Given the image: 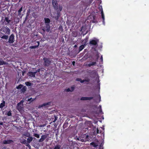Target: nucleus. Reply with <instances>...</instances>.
I'll return each instance as SVG.
<instances>
[{"mask_svg":"<svg viewBox=\"0 0 149 149\" xmlns=\"http://www.w3.org/2000/svg\"><path fill=\"white\" fill-rule=\"evenodd\" d=\"M0 31L4 32L5 34H9L10 32V29L7 26L2 27Z\"/></svg>","mask_w":149,"mask_h":149,"instance_id":"1","label":"nucleus"},{"mask_svg":"<svg viewBox=\"0 0 149 149\" xmlns=\"http://www.w3.org/2000/svg\"><path fill=\"white\" fill-rule=\"evenodd\" d=\"M98 42L99 40L98 39L94 38V39L90 40L89 44L91 45H96Z\"/></svg>","mask_w":149,"mask_h":149,"instance_id":"2","label":"nucleus"},{"mask_svg":"<svg viewBox=\"0 0 149 149\" xmlns=\"http://www.w3.org/2000/svg\"><path fill=\"white\" fill-rule=\"evenodd\" d=\"M44 60L45 61V65L47 66L49 65L51 62L49 59L47 58H44Z\"/></svg>","mask_w":149,"mask_h":149,"instance_id":"3","label":"nucleus"},{"mask_svg":"<svg viewBox=\"0 0 149 149\" xmlns=\"http://www.w3.org/2000/svg\"><path fill=\"white\" fill-rule=\"evenodd\" d=\"M14 36L13 34H11L10 36L8 42L10 44L13 43L14 42Z\"/></svg>","mask_w":149,"mask_h":149,"instance_id":"4","label":"nucleus"},{"mask_svg":"<svg viewBox=\"0 0 149 149\" xmlns=\"http://www.w3.org/2000/svg\"><path fill=\"white\" fill-rule=\"evenodd\" d=\"M99 9H100V11H101L102 17V18L103 20V24H104V13H103V10H102V6H100V7H99Z\"/></svg>","mask_w":149,"mask_h":149,"instance_id":"5","label":"nucleus"},{"mask_svg":"<svg viewBox=\"0 0 149 149\" xmlns=\"http://www.w3.org/2000/svg\"><path fill=\"white\" fill-rule=\"evenodd\" d=\"M46 28H43V30L44 31H46L47 32H49L50 30V26L49 25V24H46Z\"/></svg>","mask_w":149,"mask_h":149,"instance_id":"6","label":"nucleus"},{"mask_svg":"<svg viewBox=\"0 0 149 149\" xmlns=\"http://www.w3.org/2000/svg\"><path fill=\"white\" fill-rule=\"evenodd\" d=\"M23 102V101H22L19 103H18L17 104V108L18 110L19 111H20L22 110V106L20 105L21 104H22Z\"/></svg>","mask_w":149,"mask_h":149,"instance_id":"7","label":"nucleus"},{"mask_svg":"<svg viewBox=\"0 0 149 149\" xmlns=\"http://www.w3.org/2000/svg\"><path fill=\"white\" fill-rule=\"evenodd\" d=\"M92 97H83L81 98V100H90L93 99Z\"/></svg>","mask_w":149,"mask_h":149,"instance_id":"8","label":"nucleus"},{"mask_svg":"<svg viewBox=\"0 0 149 149\" xmlns=\"http://www.w3.org/2000/svg\"><path fill=\"white\" fill-rule=\"evenodd\" d=\"M52 2L54 8L55 9L57 8L58 6L56 0H52Z\"/></svg>","mask_w":149,"mask_h":149,"instance_id":"9","label":"nucleus"},{"mask_svg":"<svg viewBox=\"0 0 149 149\" xmlns=\"http://www.w3.org/2000/svg\"><path fill=\"white\" fill-rule=\"evenodd\" d=\"M77 81H80L81 83H82L84 82H89L90 81L89 79H84L82 80L81 79L77 78L76 79Z\"/></svg>","mask_w":149,"mask_h":149,"instance_id":"10","label":"nucleus"},{"mask_svg":"<svg viewBox=\"0 0 149 149\" xmlns=\"http://www.w3.org/2000/svg\"><path fill=\"white\" fill-rule=\"evenodd\" d=\"M50 104V102L44 103L42 105H39L38 108H40L42 107H43L47 106V105H49Z\"/></svg>","mask_w":149,"mask_h":149,"instance_id":"11","label":"nucleus"},{"mask_svg":"<svg viewBox=\"0 0 149 149\" xmlns=\"http://www.w3.org/2000/svg\"><path fill=\"white\" fill-rule=\"evenodd\" d=\"M37 72H29L28 73V75L31 77H35V74Z\"/></svg>","mask_w":149,"mask_h":149,"instance_id":"12","label":"nucleus"},{"mask_svg":"<svg viewBox=\"0 0 149 149\" xmlns=\"http://www.w3.org/2000/svg\"><path fill=\"white\" fill-rule=\"evenodd\" d=\"M91 145L93 146L94 147H96L98 145V141H97V143L95 142H93L91 143Z\"/></svg>","mask_w":149,"mask_h":149,"instance_id":"13","label":"nucleus"},{"mask_svg":"<svg viewBox=\"0 0 149 149\" xmlns=\"http://www.w3.org/2000/svg\"><path fill=\"white\" fill-rule=\"evenodd\" d=\"M74 89V88L72 86L70 88L66 89L65 90V91L67 92H72Z\"/></svg>","mask_w":149,"mask_h":149,"instance_id":"14","label":"nucleus"},{"mask_svg":"<svg viewBox=\"0 0 149 149\" xmlns=\"http://www.w3.org/2000/svg\"><path fill=\"white\" fill-rule=\"evenodd\" d=\"M55 9L57 10V11L58 12H59L62 10V7L60 5H59V6H57V8H55Z\"/></svg>","mask_w":149,"mask_h":149,"instance_id":"15","label":"nucleus"},{"mask_svg":"<svg viewBox=\"0 0 149 149\" xmlns=\"http://www.w3.org/2000/svg\"><path fill=\"white\" fill-rule=\"evenodd\" d=\"M47 137L45 135L42 136L41 138L39 139V141L40 142H42Z\"/></svg>","mask_w":149,"mask_h":149,"instance_id":"16","label":"nucleus"},{"mask_svg":"<svg viewBox=\"0 0 149 149\" xmlns=\"http://www.w3.org/2000/svg\"><path fill=\"white\" fill-rule=\"evenodd\" d=\"M12 142V141L10 140H4L3 141V143L4 144H9Z\"/></svg>","mask_w":149,"mask_h":149,"instance_id":"17","label":"nucleus"},{"mask_svg":"<svg viewBox=\"0 0 149 149\" xmlns=\"http://www.w3.org/2000/svg\"><path fill=\"white\" fill-rule=\"evenodd\" d=\"M28 137V138L27 139V142L28 143H29L33 140V138L30 136Z\"/></svg>","mask_w":149,"mask_h":149,"instance_id":"18","label":"nucleus"},{"mask_svg":"<svg viewBox=\"0 0 149 149\" xmlns=\"http://www.w3.org/2000/svg\"><path fill=\"white\" fill-rule=\"evenodd\" d=\"M5 102L4 101H3L0 104V108H3L5 106Z\"/></svg>","mask_w":149,"mask_h":149,"instance_id":"19","label":"nucleus"},{"mask_svg":"<svg viewBox=\"0 0 149 149\" xmlns=\"http://www.w3.org/2000/svg\"><path fill=\"white\" fill-rule=\"evenodd\" d=\"M7 64L8 63L0 60V65H7Z\"/></svg>","mask_w":149,"mask_h":149,"instance_id":"20","label":"nucleus"},{"mask_svg":"<svg viewBox=\"0 0 149 149\" xmlns=\"http://www.w3.org/2000/svg\"><path fill=\"white\" fill-rule=\"evenodd\" d=\"M45 20L46 24H49L50 22V19L48 18H45Z\"/></svg>","mask_w":149,"mask_h":149,"instance_id":"21","label":"nucleus"},{"mask_svg":"<svg viewBox=\"0 0 149 149\" xmlns=\"http://www.w3.org/2000/svg\"><path fill=\"white\" fill-rule=\"evenodd\" d=\"M88 38H86L84 40L82 41L83 43L84 44V45H86V42L88 41Z\"/></svg>","mask_w":149,"mask_h":149,"instance_id":"22","label":"nucleus"},{"mask_svg":"<svg viewBox=\"0 0 149 149\" xmlns=\"http://www.w3.org/2000/svg\"><path fill=\"white\" fill-rule=\"evenodd\" d=\"M23 136H25L28 137L30 136V134L29 133L27 132L24 133V134H23Z\"/></svg>","mask_w":149,"mask_h":149,"instance_id":"23","label":"nucleus"},{"mask_svg":"<svg viewBox=\"0 0 149 149\" xmlns=\"http://www.w3.org/2000/svg\"><path fill=\"white\" fill-rule=\"evenodd\" d=\"M0 37L1 38L6 40L8 38V36L6 35H3L2 36H0Z\"/></svg>","mask_w":149,"mask_h":149,"instance_id":"24","label":"nucleus"},{"mask_svg":"<svg viewBox=\"0 0 149 149\" xmlns=\"http://www.w3.org/2000/svg\"><path fill=\"white\" fill-rule=\"evenodd\" d=\"M38 45L37 46H33L30 47V48L31 49H35L39 45V42L38 41Z\"/></svg>","mask_w":149,"mask_h":149,"instance_id":"25","label":"nucleus"},{"mask_svg":"<svg viewBox=\"0 0 149 149\" xmlns=\"http://www.w3.org/2000/svg\"><path fill=\"white\" fill-rule=\"evenodd\" d=\"M85 45H81L79 48V51L80 52L84 48Z\"/></svg>","mask_w":149,"mask_h":149,"instance_id":"26","label":"nucleus"},{"mask_svg":"<svg viewBox=\"0 0 149 149\" xmlns=\"http://www.w3.org/2000/svg\"><path fill=\"white\" fill-rule=\"evenodd\" d=\"M5 19V21L7 22V23H9L10 21V20L9 19V18L8 17H6Z\"/></svg>","mask_w":149,"mask_h":149,"instance_id":"27","label":"nucleus"},{"mask_svg":"<svg viewBox=\"0 0 149 149\" xmlns=\"http://www.w3.org/2000/svg\"><path fill=\"white\" fill-rule=\"evenodd\" d=\"M61 147L60 146L57 145L55 146L54 149H61Z\"/></svg>","mask_w":149,"mask_h":149,"instance_id":"28","label":"nucleus"},{"mask_svg":"<svg viewBox=\"0 0 149 149\" xmlns=\"http://www.w3.org/2000/svg\"><path fill=\"white\" fill-rule=\"evenodd\" d=\"M96 63V62H92L89 64L88 65L89 66H92V65H95Z\"/></svg>","mask_w":149,"mask_h":149,"instance_id":"29","label":"nucleus"},{"mask_svg":"<svg viewBox=\"0 0 149 149\" xmlns=\"http://www.w3.org/2000/svg\"><path fill=\"white\" fill-rule=\"evenodd\" d=\"M35 99V98L33 99L32 98H30V99H29L28 100V101H30L31 102H32L34 101Z\"/></svg>","mask_w":149,"mask_h":149,"instance_id":"30","label":"nucleus"},{"mask_svg":"<svg viewBox=\"0 0 149 149\" xmlns=\"http://www.w3.org/2000/svg\"><path fill=\"white\" fill-rule=\"evenodd\" d=\"M34 136L37 137V138H40V136L38 134H34Z\"/></svg>","mask_w":149,"mask_h":149,"instance_id":"31","label":"nucleus"},{"mask_svg":"<svg viewBox=\"0 0 149 149\" xmlns=\"http://www.w3.org/2000/svg\"><path fill=\"white\" fill-rule=\"evenodd\" d=\"M7 115L8 116H11L12 115L11 111H9L7 113Z\"/></svg>","mask_w":149,"mask_h":149,"instance_id":"32","label":"nucleus"},{"mask_svg":"<svg viewBox=\"0 0 149 149\" xmlns=\"http://www.w3.org/2000/svg\"><path fill=\"white\" fill-rule=\"evenodd\" d=\"M22 10V8H21L18 10V14L19 15H20L21 12Z\"/></svg>","mask_w":149,"mask_h":149,"instance_id":"33","label":"nucleus"},{"mask_svg":"<svg viewBox=\"0 0 149 149\" xmlns=\"http://www.w3.org/2000/svg\"><path fill=\"white\" fill-rule=\"evenodd\" d=\"M25 84L27 86H30L31 85V83L29 82H26Z\"/></svg>","mask_w":149,"mask_h":149,"instance_id":"34","label":"nucleus"},{"mask_svg":"<svg viewBox=\"0 0 149 149\" xmlns=\"http://www.w3.org/2000/svg\"><path fill=\"white\" fill-rule=\"evenodd\" d=\"M22 87V85H20L17 87V89L21 88Z\"/></svg>","mask_w":149,"mask_h":149,"instance_id":"35","label":"nucleus"},{"mask_svg":"<svg viewBox=\"0 0 149 149\" xmlns=\"http://www.w3.org/2000/svg\"><path fill=\"white\" fill-rule=\"evenodd\" d=\"M57 118L56 116H55V119L53 121V122H55L57 120Z\"/></svg>","mask_w":149,"mask_h":149,"instance_id":"36","label":"nucleus"},{"mask_svg":"<svg viewBox=\"0 0 149 149\" xmlns=\"http://www.w3.org/2000/svg\"><path fill=\"white\" fill-rule=\"evenodd\" d=\"M99 107L100 108V112H102V109H101V106L100 105L99 106Z\"/></svg>","mask_w":149,"mask_h":149,"instance_id":"37","label":"nucleus"},{"mask_svg":"<svg viewBox=\"0 0 149 149\" xmlns=\"http://www.w3.org/2000/svg\"><path fill=\"white\" fill-rule=\"evenodd\" d=\"M80 141L82 142H84V141H84V139H80Z\"/></svg>","mask_w":149,"mask_h":149,"instance_id":"38","label":"nucleus"},{"mask_svg":"<svg viewBox=\"0 0 149 149\" xmlns=\"http://www.w3.org/2000/svg\"><path fill=\"white\" fill-rule=\"evenodd\" d=\"M99 130H98V129H97V134H98L99 133Z\"/></svg>","mask_w":149,"mask_h":149,"instance_id":"39","label":"nucleus"},{"mask_svg":"<svg viewBox=\"0 0 149 149\" xmlns=\"http://www.w3.org/2000/svg\"><path fill=\"white\" fill-rule=\"evenodd\" d=\"M75 63V61H73V62H72V64H73L74 65V64Z\"/></svg>","mask_w":149,"mask_h":149,"instance_id":"40","label":"nucleus"},{"mask_svg":"<svg viewBox=\"0 0 149 149\" xmlns=\"http://www.w3.org/2000/svg\"><path fill=\"white\" fill-rule=\"evenodd\" d=\"M40 69H38L37 70V72H39V71H40Z\"/></svg>","mask_w":149,"mask_h":149,"instance_id":"41","label":"nucleus"},{"mask_svg":"<svg viewBox=\"0 0 149 149\" xmlns=\"http://www.w3.org/2000/svg\"><path fill=\"white\" fill-rule=\"evenodd\" d=\"M0 125H3V123L2 122L0 123Z\"/></svg>","mask_w":149,"mask_h":149,"instance_id":"42","label":"nucleus"},{"mask_svg":"<svg viewBox=\"0 0 149 149\" xmlns=\"http://www.w3.org/2000/svg\"><path fill=\"white\" fill-rule=\"evenodd\" d=\"M25 73V72H22V75L23 76H24V74Z\"/></svg>","mask_w":149,"mask_h":149,"instance_id":"43","label":"nucleus"},{"mask_svg":"<svg viewBox=\"0 0 149 149\" xmlns=\"http://www.w3.org/2000/svg\"><path fill=\"white\" fill-rule=\"evenodd\" d=\"M40 127H43V126H42V125H40Z\"/></svg>","mask_w":149,"mask_h":149,"instance_id":"44","label":"nucleus"},{"mask_svg":"<svg viewBox=\"0 0 149 149\" xmlns=\"http://www.w3.org/2000/svg\"><path fill=\"white\" fill-rule=\"evenodd\" d=\"M77 36V33H76L75 35H74V36Z\"/></svg>","mask_w":149,"mask_h":149,"instance_id":"45","label":"nucleus"},{"mask_svg":"<svg viewBox=\"0 0 149 149\" xmlns=\"http://www.w3.org/2000/svg\"><path fill=\"white\" fill-rule=\"evenodd\" d=\"M27 146L29 147H30V145H29V144H28L27 145Z\"/></svg>","mask_w":149,"mask_h":149,"instance_id":"46","label":"nucleus"},{"mask_svg":"<svg viewBox=\"0 0 149 149\" xmlns=\"http://www.w3.org/2000/svg\"><path fill=\"white\" fill-rule=\"evenodd\" d=\"M101 148H102L101 146H100V149H101Z\"/></svg>","mask_w":149,"mask_h":149,"instance_id":"47","label":"nucleus"},{"mask_svg":"<svg viewBox=\"0 0 149 149\" xmlns=\"http://www.w3.org/2000/svg\"><path fill=\"white\" fill-rule=\"evenodd\" d=\"M76 45H74V47H76Z\"/></svg>","mask_w":149,"mask_h":149,"instance_id":"48","label":"nucleus"},{"mask_svg":"<svg viewBox=\"0 0 149 149\" xmlns=\"http://www.w3.org/2000/svg\"><path fill=\"white\" fill-rule=\"evenodd\" d=\"M24 141L26 142V140H24Z\"/></svg>","mask_w":149,"mask_h":149,"instance_id":"49","label":"nucleus"},{"mask_svg":"<svg viewBox=\"0 0 149 149\" xmlns=\"http://www.w3.org/2000/svg\"><path fill=\"white\" fill-rule=\"evenodd\" d=\"M101 58L102 59V56L101 57Z\"/></svg>","mask_w":149,"mask_h":149,"instance_id":"50","label":"nucleus"}]
</instances>
